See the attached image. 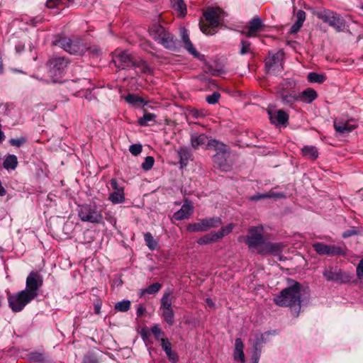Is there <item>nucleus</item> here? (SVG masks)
<instances>
[{"instance_id":"9","label":"nucleus","mask_w":363,"mask_h":363,"mask_svg":"<svg viewBox=\"0 0 363 363\" xmlns=\"http://www.w3.org/2000/svg\"><path fill=\"white\" fill-rule=\"evenodd\" d=\"M315 16L338 32L342 31L345 28V20L339 14L330 10L317 11Z\"/></svg>"},{"instance_id":"12","label":"nucleus","mask_w":363,"mask_h":363,"mask_svg":"<svg viewBox=\"0 0 363 363\" xmlns=\"http://www.w3.org/2000/svg\"><path fill=\"white\" fill-rule=\"evenodd\" d=\"M314 250L320 255L337 256L345 254V248L340 245H330L323 242L313 244Z\"/></svg>"},{"instance_id":"30","label":"nucleus","mask_w":363,"mask_h":363,"mask_svg":"<svg viewBox=\"0 0 363 363\" xmlns=\"http://www.w3.org/2000/svg\"><path fill=\"white\" fill-rule=\"evenodd\" d=\"M218 241V239L216 236L215 232H212L211 233H208L200 238L197 240V243L199 245H207L212 242H215Z\"/></svg>"},{"instance_id":"1","label":"nucleus","mask_w":363,"mask_h":363,"mask_svg":"<svg viewBox=\"0 0 363 363\" xmlns=\"http://www.w3.org/2000/svg\"><path fill=\"white\" fill-rule=\"evenodd\" d=\"M291 285L281 291L274 298V303L279 306H289L294 317H297L301 309V284L294 280Z\"/></svg>"},{"instance_id":"8","label":"nucleus","mask_w":363,"mask_h":363,"mask_svg":"<svg viewBox=\"0 0 363 363\" xmlns=\"http://www.w3.org/2000/svg\"><path fill=\"white\" fill-rule=\"evenodd\" d=\"M33 298H35V294L23 290L16 294L9 296V306L13 312H20Z\"/></svg>"},{"instance_id":"31","label":"nucleus","mask_w":363,"mask_h":363,"mask_svg":"<svg viewBox=\"0 0 363 363\" xmlns=\"http://www.w3.org/2000/svg\"><path fill=\"white\" fill-rule=\"evenodd\" d=\"M171 3L180 16L184 17L186 15V7L183 0H171Z\"/></svg>"},{"instance_id":"18","label":"nucleus","mask_w":363,"mask_h":363,"mask_svg":"<svg viewBox=\"0 0 363 363\" xmlns=\"http://www.w3.org/2000/svg\"><path fill=\"white\" fill-rule=\"evenodd\" d=\"M334 128L337 133L341 135L347 134L354 130L357 125L354 121L336 118L334 120Z\"/></svg>"},{"instance_id":"29","label":"nucleus","mask_w":363,"mask_h":363,"mask_svg":"<svg viewBox=\"0 0 363 363\" xmlns=\"http://www.w3.org/2000/svg\"><path fill=\"white\" fill-rule=\"evenodd\" d=\"M108 199L113 204L122 203L125 201V194L123 190L114 191L110 194Z\"/></svg>"},{"instance_id":"23","label":"nucleus","mask_w":363,"mask_h":363,"mask_svg":"<svg viewBox=\"0 0 363 363\" xmlns=\"http://www.w3.org/2000/svg\"><path fill=\"white\" fill-rule=\"evenodd\" d=\"M306 13L303 10H298L297 11L296 14V21L291 27L290 33H296L301 29L306 20Z\"/></svg>"},{"instance_id":"46","label":"nucleus","mask_w":363,"mask_h":363,"mask_svg":"<svg viewBox=\"0 0 363 363\" xmlns=\"http://www.w3.org/2000/svg\"><path fill=\"white\" fill-rule=\"evenodd\" d=\"M154 162L155 160L152 157H146L145 161L142 164V168L145 171H148L152 167Z\"/></svg>"},{"instance_id":"39","label":"nucleus","mask_w":363,"mask_h":363,"mask_svg":"<svg viewBox=\"0 0 363 363\" xmlns=\"http://www.w3.org/2000/svg\"><path fill=\"white\" fill-rule=\"evenodd\" d=\"M272 197L281 198V197H283V195L281 194H277V193H274L272 191H269L267 194L255 195L254 196H252L251 198V200L257 201V200L262 199H267V198H272Z\"/></svg>"},{"instance_id":"50","label":"nucleus","mask_w":363,"mask_h":363,"mask_svg":"<svg viewBox=\"0 0 363 363\" xmlns=\"http://www.w3.org/2000/svg\"><path fill=\"white\" fill-rule=\"evenodd\" d=\"M129 151L135 156L139 155L142 152V145L139 144H134L130 146Z\"/></svg>"},{"instance_id":"35","label":"nucleus","mask_w":363,"mask_h":363,"mask_svg":"<svg viewBox=\"0 0 363 363\" xmlns=\"http://www.w3.org/2000/svg\"><path fill=\"white\" fill-rule=\"evenodd\" d=\"M234 226V224L230 223L224 227H222L218 232H215L218 240L222 239L224 236L228 235L233 230Z\"/></svg>"},{"instance_id":"19","label":"nucleus","mask_w":363,"mask_h":363,"mask_svg":"<svg viewBox=\"0 0 363 363\" xmlns=\"http://www.w3.org/2000/svg\"><path fill=\"white\" fill-rule=\"evenodd\" d=\"M267 113L271 122L275 125H285L288 122L289 115L283 110L269 107Z\"/></svg>"},{"instance_id":"58","label":"nucleus","mask_w":363,"mask_h":363,"mask_svg":"<svg viewBox=\"0 0 363 363\" xmlns=\"http://www.w3.org/2000/svg\"><path fill=\"white\" fill-rule=\"evenodd\" d=\"M110 183V185L111 186V188L113 189H114L115 191H118V190H123V187H121L119 186L117 181L116 179H111L109 182Z\"/></svg>"},{"instance_id":"37","label":"nucleus","mask_w":363,"mask_h":363,"mask_svg":"<svg viewBox=\"0 0 363 363\" xmlns=\"http://www.w3.org/2000/svg\"><path fill=\"white\" fill-rule=\"evenodd\" d=\"M308 80L312 83L321 84L325 82V77L316 72H310L308 75Z\"/></svg>"},{"instance_id":"45","label":"nucleus","mask_w":363,"mask_h":363,"mask_svg":"<svg viewBox=\"0 0 363 363\" xmlns=\"http://www.w3.org/2000/svg\"><path fill=\"white\" fill-rule=\"evenodd\" d=\"M69 3L65 0H48L46 5L50 9H54L58 6L63 5L67 6Z\"/></svg>"},{"instance_id":"53","label":"nucleus","mask_w":363,"mask_h":363,"mask_svg":"<svg viewBox=\"0 0 363 363\" xmlns=\"http://www.w3.org/2000/svg\"><path fill=\"white\" fill-rule=\"evenodd\" d=\"M9 143L11 145L18 147L26 143V139L24 138H13L10 140Z\"/></svg>"},{"instance_id":"42","label":"nucleus","mask_w":363,"mask_h":363,"mask_svg":"<svg viewBox=\"0 0 363 363\" xmlns=\"http://www.w3.org/2000/svg\"><path fill=\"white\" fill-rule=\"evenodd\" d=\"M130 307V301H123L121 302H118L115 306V309L121 311V312H125L129 310Z\"/></svg>"},{"instance_id":"63","label":"nucleus","mask_w":363,"mask_h":363,"mask_svg":"<svg viewBox=\"0 0 363 363\" xmlns=\"http://www.w3.org/2000/svg\"><path fill=\"white\" fill-rule=\"evenodd\" d=\"M6 194V190L3 187L1 182H0V196H4Z\"/></svg>"},{"instance_id":"60","label":"nucleus","mask_w":363,"mask_h":363,"mask_svg":"<svg viewBox=\"0 0 363 363\" xmlns=\"http://www.w3.org/2000/svg\"><path fill=\"white\" fill-rule=\"evenodd\" d=\"M356 233H357V231L354 230H347L343 233V237L347 238L352 235H355Z\"/></svg>"},{"instance_id":"10","label":"nucleus","mask_w":363,"mask_h":363,"mask_svg":"<svg viewBox=\"0 0 363 363\" xmlns=\"http://www.w3.org/2000/svg\"><path fill=\"white\" fill-rule=\"evenodd\" d=\"M78 215L84 222L100 223L103 221L101 211L97 209L96 206L84 204L79 206Z\"/></svg>"},{"instance_id":"55","label":"nucleus","mask_w":363,"mask_h":363,"mask_svg":"<svg viewBox=\"0 0 363 363\" xmlns=\"http://www.w3.org/2000/svg\"><path fill=\"white\" fill-rule=\"evenodd\" d=\"M203 116H204V114L201 111H200L197 109H194L189 112V117L192 118H202Z\"/></svg>"},{"instance_id":"21","label":"nucleus","mask_w":363,"mask_h":363,"mask_svg":"<svg viewBox=\"0 0 363 363\" xmlns=\"http://www.w3.org/2000/svg\"><path fill=\"white\" fill-rule=\"evenodd\" d=\"M193 213V206L192 205L186 201L182 206V208L175 212L173 215V218L177 220H182L184 219H187L190 217V216Z\"/></svg>"},{"instance_id":"20","label":"nucleus","mask_w":363,"mask_h":363,"mask_svg":"<svg viewBox=\"0 0 363 363\" xmlns=\"http://www.w3.org/2000/svg\"><path fill=\"white\" fill-rule=\"evenodd\" d=\"M284 247V245L280 242H264L262 246L257 250V253L262 255L268 254L277 255L282 251Z\"/></svg>"},{"instance_id":"51","label":"nucleus","mask_w":363,"mask_h":363,"mask_svg":"<svg viewBox=\"0 0 363 363\" xmlns=\"http://www.w3.org/2000/svg\"><path fill=\"white\" fill-rule=\"evenodd\" d=\"M220 98V94L217 92H214L211 95H209L206 97V101L210 104H215L218 101Z\"/></svg>"},{"instance_id":"38","label":"nucleus","mask_w":363,"mask_h":363,"mask_svg":"<svg viewBox=\"0 0 363 363\" xmlns=\"http://www.w3.org/2000/svg\"><path fill=\"white\" fill-rule=\"evenodd\" d=\"M161 287H162V285L159 283L152 284L150 285L145 289L142 290L141 293H140V296H143L145 294H156L157 291H160Z\"/></svg>"},{"instance_id":"34","label":"nucleus","mask_w":363,"mask_h":363,"mask_svg":"<svg viewBox=\"0 0 363 363\" xmlns=\"http://www.w3.org/2000/svg\"><path fill=\"white\" fill-rule=\"evenodd\" d=\"M162 317L164 321L169 325H172L174 323V312L173 309H167L162 311Z\"/></svg>"},{"instance_id":"27","label":"nucleus","mask_w":363,"mask_h":363,"mask_svg":"<svg viewBox=\"0 0 363 363\" xmlns=\"http://www.w3.org/2000/svg\"><path fill=\"white\" fill-rule=\"evenodd\" d=\"M18 165L17 157L14 155H8L3 163V166L6 169H15Z\"/></svg>"},{"instance_id":"32","label":"nucleus","mask_w":363,"mask_h":363,"mask_svg":"<svg viewBox=\"0 0 363 363\" xmlns=\"http://www.w3.org/2000/svg\"><path fill=\"white\" fill-rule=\"evenodd\" d=\"M180 164L182 167L187 165L188 162L191 160V152L186 148H181L179 151Z\"/></svg>"},{"instance_id":"11","label":"nucleus","mask_w":363,"mask_h":363,"mask_svg":"<svg viewBox=\"0 0 363 363\" xmlns=\"http://www.w3.org/2000/svg\"><path fill=\"white\" fill-rule=\"evenodd\" d=\"M222 223L219 217L206 218L199 220L197 223H190L186 229L189 232H205L211 228L218 227Z\"/></svg>"},{"instance_id":"61","label":"nucleus","mask_w":363,"mask_h":363,"mask_svg":"<svg viewBox=\"0 0 363 363\" xmlns=\"http://www.w3.org/2000/svg\"><path fill=\"white\" fill-rule=\"evenodd\" d=\"M145 311V308L142 306H140L137 309V315L141 316Z\"/></svg>"},{"instance_id":"49","label":"nucleus","mask_w":363,"mask_h":363,"mask_svg":"<svg viewBox=\"0 0 363 363\" xmlns=\"http://www.w3.org/2000/svg\"><path fill=\"white\" fill-rule=\"evenodd\" d=\"M184 47L185 48V49H186L188 50V52L189 53H191L194 57L199 56V52L194 48V45H193L192 43L191 42V40L184 43Z\"/></svg>"},{"instance_id":"56","label":"nucleus","mask_w":363,"mask_h":363,"mask_svg":"<svg viewBox=\"0 0 363 363\" xmlns=\"http://www.w3.org/2000/svg\"><path fill=\"white\" fill-rule=\"evenodd\" d=\"M256 340L253 345H255L257 342H259V345H258V348H260L262 347V345L265 342V338H264V336H265V334H257L256 335Z\"/></svg>"},{"instance_id":"40","label":"nucleus","mask_w":363,"mask_h":363,"mask_svg":"<svg viewBox=\"0 0 363 363\" xmlns=\"http://www.w3.org/2000/svg\"><path fill=\"white\" fill-rule=\"evenodd\" d=\"M156 118V116L154 113H145L142 118L138 119V123L140 125H147L149 121H152Z\"/></svg>"},{"instance_id":"4","label":"nucleus","mask_w":363,"mask_h":363,"mask_svg":"<svg viewBox=\"0 0 363 363\" xmlns=\"http://www.w3.org/2000/svg\"><path fill=\"white\" fill-rule=\"evenodd\" d=\"M54 44L72 55H82L89 50L86 43L79 38L70 39L60 37L54 41Z\"/></svg>"},{"instance_id":"57","label":"nucleus","mask_w":363,"mask_h":363,"mask_svg":"<svg viewBox=\"0 0 363 363\" xmlns=\"http://www.w3.org/2000/svg\"><path fill=\"white\" fill-rule=\"evenodd\" d=\"M166 354L168 359L172 362H176L178 360V356L174 352L172 351V349L166 352Z\"/></svg>"},{"instance_id":"3","label":"nucleus","mask_w":363,"mask_h":363,"mask_svg":"<svg viewBox=\"0 0 363 363\" xmlns=\"http://www.w3.org/2000/svg\"><path fill=\"white\" fill-rule=\"evenodd\" d=\"M207 146L209 148H213L216 152L213 157L214 167L222 172L230 171L233 164V160L230 156L228 146L215 139L208 140Z\"/></svg>"},{"instance_id":"7","label":"nucleus","mask_w":363,"mask_h":363,"mask_svg":"<svg viewBox=\"0 0 363 363\" xmlns=\"http://www.w3.org/2000/svg\"><path fill=\"white\" fill-rule=\"evenodd\" d=\"M243 238L249 249L252 252L256 251L257 252L259 248L265 242L263 235V227L259 225L250 228L248 230L247 235Z\"/></svg>"},{"instance_id":"25","label":"nucleus","mask_w":363,"mask_h":363,"mask_svg":"<svg viewBox=\"0 0 363 363\" xmlns=\"http://www.w3.org/2000/svg\"><path fill=\"white\" fill-rule=\"evenodd\" d=\"M208 138L205 134H193L191 136V144L194 149H198L205 145Z\"/></svg>"},{"instance_id":"47","label":"nucleus","mask_w":363,"mask_h":363,"mask_svg":"<svg viewBox=\"0 0 363 363\" xmlns=\"http://www.w3.org/2000/svg\"><path fill=\"white\" fill-rule=\"evenodd\" d=\"M259 342H257L255 345L253 346L254 352L252 354V363H259L261 351L260 348H258Z\"/></svg>"},{"instance_id":"36","label":"nucleus","mask_w":363,"mask_h":363,"mask_svg":"<svg viewBox=\"0 0 363 363\" xmlns=\"http://www.w3.org/2000/svg\"><path fill=\"white\" fill-rule=\"evenodd\" d=\"M125 99L128 104L134 106L144 103V99L142 97L133 94H128Z\"/></svg>"},{"instance_id":"5","label":"nucleus","mask_w":363,"mask_h":363,"mask_svg":"<svg viewBox=\"0 0 363 363\" xmlns=\"http://www.w3.org/2000/svg\"><path fill=\"white\" fill-rule=\"evenodd\" d=\"M150 36L167 49H174L175 41L173 35L159 24H154L149 30Z\"/></svg>"},{"instance_id":"26","label":"nucleus","mask_w":363,"mask_h":363,"mask_svg":"<svg viewBox=\"0 0 363 363\" xmlns=\"http://www.w3.org/2000/svg\"><path fill=\"white\" fill-rule=\"evenodd\" d=\"M132 67H134L137 73H143L145 74H150L152 73L151 68L144 60H134Z\"/></svg>"},{"instance_id":"48","label":"nucleus","mask_w":363,"mask_h":363,"mask_svg":"<svg viewBox=\"0 0 363 363\" xmlns=\"http://www.w3.org/2000/svg\"><path fill=\"white\" fill-rule=\"evenodd\" d=\"M151 331L157 340H161V338H163L162 336L164 335V333L157 325H154L151 328Z\"/></svg>"},{"instance_id":"16","label":"nucleus","mask_w":363,"mask_h":363,"mask_svg":"<svg viewBox=\"0 0 363 363\" xmlns=\"http://www.w3.org/2000/svg\"><path fill=\"white\" fill-rule=\"evenodd\" d=\"M264 23L262 19L255 16L249 21L248 26H245L241 33L248 38L257 36V33L262 30Z\"/></svg>"},{"instance_id":"52","label":"nucleus","mask_w":363,"mask_h":363,"mask_svg":"<svg viewBox=\"0 0 363 363\" xmlns=\"http://www.w3.org/2000/svg\"><path fill=\"white\" fill-rule=\"evenodd\" d=\"M161 346L165 353L172 349V344L167 338H161Z\"/></svg>"},{"instance_id":"62","label":"nucleus","mask_w":363,"mask_h":363,"mask_svg":"<svg viewBox=\"0 0 363 363\" xmlns=\"http://www.w3.org/2000/svg\"><path fill=\"white\" fill-rule=\"evenodd\" d=\"M100 310H101V305L100 304H96L94 306V311L96 314H99L100 313Z\"/></svg>"},{"instance_id":"54","label":"nucleus","mask_w":363,"mask_h":363,"mask_svg":"<svg viewBox=\"0 0 363 363\" xmlns=\"http://www.w3.org/2000/svg\"><path fill=\"white\" fill-rule=\"evenodd\" d=\"M356 273L359 279H363V259L359 261L356 269Z\"/></svg>"},{"instance_id":"28","label":"nucleus","mask_w":363,"mask_h":363,"mask_svg":"<svg viewBox=\"0 0 363 363\" xmlns=\"http://www.w3.org/2000/svg\"><path fill=\"white\" fill-rule=\"evenodd\" d=\"M302 155L311 160H315L318 157V152L315 146H304L301 149Z\"/></svg>"},{"instance_id":"33","label":"nucleus","mask_w":363,"mask_h":363,"mask_svg":"<svg viewBox=\"0 0 363 363\" xmlns=\"http://www.w3.org/2000/svg\"><path fill=\"white\" fill-rule=\"evenodd\" d=\"M172 298L169 293H165L161 298L160 310L172 309Z\"/></svg>"},{"instance_id":"59","label":"nucleus","mask_w":363,"mask_h":363,"mask_svg":"<svg viewBox=\"0 0 363 363\" xmlns=\"http://www.w3.org/2000/svg\"><path fill=\"white\" fill-rule=\"evenodd\" d=\"M182 40L183 43L190 41L187 31L185 29H184L182 32Z\"/></svg>"},{"instance_id":"44","label":"nucleus","mask_w":363,"mask_h":363,"mask_svg":"<svg viewBox=\"0 0 363 363\" xmlns=\"http://www.w3.org/2000/svg\"><path fill=\"white\" fill-rule=\"evenodd\" d=\"M145 240L150 250H154L157 245V242L155 240L152 235L150 233L145 234Z\"/></svg>"},{"instance_id":"15","label":"nucleus","mask_w":363,"mask_h":363,"mask_svg":"<svg viewBox=\"0 0 363 363\" xmlns=\"http://www.w3.org/2000/svg\"><path fill=\"white\" fill-rule=\"evenodd\" d=\"M43 283V277L37 272H32L29 274L26 279L27 292L35 294V298L38 296L37 291L42 286Z\"/></svg>"},{"instance_id":"22","label":"nucleus","mask_w":363,"mask_h":363,"mask_svg":"<svg viewBox=\"0 0 363 363\" xmlns=\"http://www.w3.org/2000/svg\"><path fill=\"white\" fill-rule=\"evenodd\" d=\"M244 345L241 338H236L235 340V349L233 351V358L235 361L245 362L244 354Z\"/></svg>"},{"instance_id":"17","label":"nucleus","mask_w":363,"mask_h":363,"mask_svg":"<svg viewBox=\"0 0 363 363\" xmlns=\"http://www.w3.org/2000/svg\"><path fill=\"white\" fill-rule=\"evenodd\" d=\"M323 275L327 281H333L340 284L350 281L351 278L348 274L343 272L340 269L335 271H333L332 269H325L323 272Z\"/></svg>"},{"instance_id":"41","label":"nucleus","mask_w":363,"mask_h":363,"mask_svg":"<svg viewBox=\"0 0 363 363\" xmlns=\"http://www.w3.org/2000/svg\"><path fill=\"white\" fill-rule=\"evenodd\" d=\"M297 100H298V94L295 93H290L282 96L283 102L286 104H292Z\"/></svg>"},{"instance_id":"24","label":"nucleus","mask_w":363,"mask_h":363,"mask_svg":"<svg viewBox=\"0 0 363 363\" xmlns=\"http://www.w3.org/2000/svg\"><path fill=\"white\" fill-rule=\"evenodd\" d=\"M317 92L314 89L308 88L298 94V100H301L305 103H311L317 98Z\"/></svg>"},{"instance_id":"2","label":"nucleus","mask_w":363,"mask_h":363,"mask_svg":"<svg viewBox=\"0 0 363 363\" xmlns=\"http://www.w3.org/2000/svg\"><path fill=\"white\" fill-rule=\"evenodd\" d=\"M226 16L223 9L218 6H208L203 12L199 21L201 31L206 35H214L222 26Z\"/></svg>"},{"instance_id":"14","label":"nucleus","mask_w":363,"mask_h":363,"mask_svg":"<svg viewBox=\"0 0 363 363\" xmlns=\"http://www.w3.org/2000/svg\"><path fill=\"white\" fill-rule=\"evenodd\" d=\"M133 58L126 51L116 50L113 56V62L116 67L121 69H126L132 67Z\"/></svg>"},{"instance_id":"43","label":"nucleus","mask_w":363,"mask_h":363,"mask_svg":"<svg viewBox=\"0 0 363 363\" xmlns=\"http://www.w3.org/2000/svg\"><path fill=\"white\" fill-rule=\"evenodd\" d=\"M251 43L247 40H242L241 41V45H240V54L243 55L248 53H251Z\"/></svg>"},{"instance_id":"13","label":"nucleus","mask_w":363,"mask_h":363,"mask_svg":"<svg viewBox=\"0 0 363 363\" xmlns=\"http://www.w3.org/2000/svg\"><path fill=\"white\" fill-rule=\"evenodd\" d=\"M282 55L276 53L269 55L265 60V69L267 73L277 74L283 69Z\"/></svg>"},{"instance_id":"6","label":"nucleus","mask_w":363,"mask_h":363,"mask_svg":"<svg viewBox=\"0 0 363 363\" xmlns=\"http://www.w3.org/2000/svg\"><path fill=\"white\" fill-rule=\"evenodd\" d=\"M67 65L68 61L62 57H53L48 61V75L53 82H60Z\"/></svg>"},{"instance_id":"64","label":"nucleus","mask_w":363,"mask_h":363,"mask_svg":"<svg viewBox=\"0 0 363 363\" xmlns=\"http://www.w3.org/2000/svg\"><path fill=\"white\" fill-rule=\"evenodd\" d=\"M206 303H207V305H208V306H210V307H213V306H214V303L212 301V300H211V299H210V298H207V299L206 300Z\"/></svg>"}]
</instances>
